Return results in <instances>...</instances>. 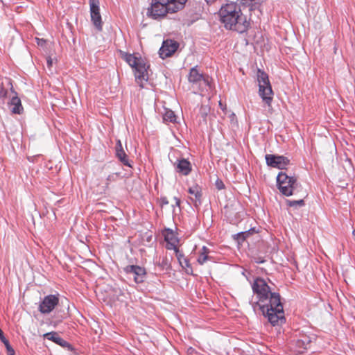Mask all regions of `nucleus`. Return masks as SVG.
Here are the masks:
<instances>
[{
	"mask_svg": "<svg viewBox=\"0 0 355 355\" xmlns=\"http://www.w3.org/2000/svg\"><path fill=\"white\" fill-rule=\"evenodd\" d=\"M268 166L279 169H285L290 164V159L283 155L266 154L265 156Z\"/></svg>",
	"mask_w": 355,
	"mask_h": 355,
	"instance_id": "6e6552de",
	"label": "nucleus"
},
{
	"mask_svg": "<svg viewBox=\"0 0 355 355\" xmlns=\"http://www.w3.org/2000/svg\"><path fill=\"white\" fill-rule=\"evenodd\" d=\"M175 252L180 266L186 270L187 273L192 274L193 270L189 259L178 249L175 250Z\"/></svg>",
	"mask_w": 355,
	"mask_h": 355,
	"instance_id": "6ab92c4d",
	"label": "nucleus"
},
{
	"mask_svg": "<svg viewBox=\"0 0 355 355\" xmlns=\"http://www.w3.org/2000/svg\"><path fill=\"white\" fill-rule=\"evenodd\" d=\"M286 205L289 207H302L304 205V201L302 199L298 200H286Z\"/></svg>",
	"mask_w": 355,
	"mask_h": 355,
	"instance_id": "bb28decb",
	"label": "nucleus"
},
{
	"mask_svg": "<svg viewBox=\"0 0 355 355\" xmlns=\"http://www.w3.org/2000/svg\"><path fill=\"white\" fill-rule=\"evenodd\" d=\"M59 303V298L55 295H49L43 299L39 306V311L42 313H49Z\"/></svg>",
	"mask_w": 355,
	"mask_h": 355,
	"instance_id": "9b49d317",
	"label": "nucleus"
},
{
	"mask_svg": "<svg viewBox=\"0 0 355 355\" xmlns=\"http://www.w3.org/2000/svg\"><path fill=\"white\" fill-rule=\"evenodd\" d=\"M249 234L250 233L248 231L239 232L234 236V239L236 240L238 243H242Z\"/></svg>",
	"mask_w": 355,
	"mask_h": 355,
	"instance_id": "393cba45",
	"label": "nucleus"
},
{
	"mask_svg": "<svg viewBox=\"0 0 355 355\" xmlns=\"http://www.w3.org/2000/svg\"><path fill=\"white\" fill-rule=\"evenodd\" d=\"M174 200L175 201V206L180 207L181 204V200L178 197H174Z\"/></svg>",
	"mask_w": 355,
	"mask_h": 355,
	"instance_id": "2f4dec72",
	"label": "nucleus"
},
{
	"mask_svg": "<svg viewBox=\"0 0 355 355\" xmlns=\"http://www.w3.org/2000/svg\"><path fill=\"white\" fill-rule=\"evenodd\" d=\"M209 249L206 246H203L202 248L197 259V261L200 265H203L208 260H211V257L209 256Z\"/></svg>",
	"mask_w": 355,
	"mask_h": 355,
	"instance_id": "412c9836",
	"label": "nucleus"
},
{
	"mask_svg": "<svg viewBox=\"0 0 355 355\" xmlns=\"http://www.w3.org/2000/svg\"><path fill=\"white\" fill-rule=\"evenodd\" d=\"M176 116L171 110H166L163 114V120L166 122L175 123L176 122Z\"/></svg>",
	"mask_w": 355,
	"mask_h": 355,
	"instance_id": "b1692460",
	"label": "nucleus"
},
{
	"mask_svg": "<svg viewBox=\"0 0 355 355\" xmlns=\"http://www.w3.org/2000/svg\"><path fill=\"white\" fill-rule=\"evenodd\" d=\"M254 0H239L240 3L245 6H250V10L253 11L258 10L261 12V3L258 2H254Z\"/></svg>",
	"mask_w": 355,
	"mask_h": 355,
	"instance_id": "4be33fe9",
	"label": "nucleus"
},
{
	"mask_svg": "<svg viewBox=\"0 0 355 355\" xmlns=\"http://www.w3.org/2000/svg\"><path fill=\"white\" fill-rule=\"evenodd\" d=\"M188 80L193 87L198 89L202 96L209 94L212 90L211 78L207 74L200 73L197 67L190 69Z\"/></svg>",
	"mask_w": 355,
	"mask_h": 355,
	"instance_id": "20e7f679",
	"label": "nucleus"
},
{
	"mask_svg": "<svg viewBox=\"0 0 355 355\" xmlns=\"http://www.w3.org/2000/svg\"><path fill=\"white\" fill-rule=\"evenodd\" d=\"M4 85L9 87L6 84V79L4 80V82L1 83V85L0 86V98H1L3 101H4L8 95V89H6L4 87Z\"/></svg>",
	"mask_w": 355,
	"mask_h": 355,
	"instance_id": "a878e982",
	"label": "nucleus"
},
{
	"mask_svg": "<svg viewBox=\"0 0 355 355\" xmlns=\"http://www.w3.org/2000/svg\"><path fill=\"white\" fill-rule=\"evenodd\" d=\"M313 338V336L311 337L306 334L300 333L295 341L296 351L300 354L304 353L305 350L310 347Z\"/></svg>",
	"mask_w": 355,
	"mask_h": 355,
	"instance_id": "2eb2a0df",
	"label": "nucleus"
},
{
	"mask_svg": "<svg viewBox=\"0 0 355 355\" xmlns=\"http://www.w3.org/2000/svg\"><path fill=\"white\" fill-rule=\"evenodd\" d=\"M90 7L91 20L96 28L101 31L103 28V23L100 14L99 0H89Z\"/></svg>",
	"mask_w": 355,
	"mask_h": 355,
	"instance_id": "1a4fd4ad",
	"label": "nucleus"
},
{
	"mask_svg": "<svg viewBox=\"0 0 355 355\" xmlns=\"http://www.w3.org/2000/svg\"><path fill=\"white\" fill-rule=\"evenodd\" d=\"M295 177L288 176L284 172L279 173L277 177V185L280 192L286 196H292L297 186Z\"/></svg>",
	"mask_w": 355,
	"mask_h": 355,
	"instance_id": "0eeeda50",
	"label": "nucleus"
},
{
	"mask_svg": "<svg viewBox=\"0 0 355 355\" xmlns=\"http://www.w3.org/2000/svg\"><path fill=\"white\" fill-rule=\"evenodd\" d=\"M159 202L161 207H163L164 205H167L168 204V200L167 198L165 196L161 197L159 199Z\"/></svg>",
	"mask_w": 355,
	"mask_h": 355,
	"instance_id": "c756f323",
	"label": "nucleus"
},
{
	"mask_svg": "<svg viewBox=\"0 0 355 355\" xmlns=\"http://www.w3.org/2000/svg\"><path fill=\"white\" fill-rule=\"evenodd\" d=\"M178 173L188 175L191 171V164L186 159H180L174 164Z\"/></svg>",
	"mask_w": 355,
	"mask_h": 355,
	"instance_id": "a211bd4d",
	"label": "nucleus"
},
{
	"mask_svg": "<svg viewBox=\"0 0 355 355\" xmlns=\"http://www.w3.org/2000/svg\"><path fill=\"white\" fill-rule=\"evenodd\" d=\"M208 108L207 107L202 106L200 108V114L202 117H205L207 115Z\"/></svg>",
	"mask_w": 355,
	"mask_h": 355,
	"instance_id": "7c9ffc66",
	"label": "nucleus"
},
{
	"mask_svg": "<svg viewBox=\"0 0 355 355\" xmlns=\"http://www.w3.org/2000/svg\"><path fill=\"white\" fill-rule=\"evenodd\" d=\"M257 80L259 83V94L263 101L268 107H270L273 98V92L269 81L268 76L263 71L258 69Z\"/></svg>",
	"mask_w": 355,
	"mask_h": 355,
	"instance_id": "423d86ee",
	"label": "nucleus"
},
{
	"mask_svg": "<svg viewBox=\"0 0 355 355\" xmlns=\"http://www.w3.org/2000/svg\"><path fill=\"white\" fill-rule=\"evenodd\" d=\"M37 44L39 45H43L45 43V40L43 39H37Z\"/></svg>",
	"mask_w": 355,
	"mask_h": 355,
	"instance_id": "473e14b6",
	"label": "nucleus"
},
{
	"mask_svg": "<svg viewBox=\"0 0 355 355\" xmlns=\"http://www.w3.org/2000/svg\"><path fill=\"white\" fill-rule=\"evenodd\" d=\"M188 193L191 195L189 199L192 201L196 207H198L202 203V189L198 184H194L189 187Z\"/></svg>",
	"mask_w": 355,
	"mask_h": 355,
	"instance_id": "dca6fc26",
	"label": "nucleus"
},
{
	"mask_svg": "<svg viewBox=\"0 0 355 355\" xmlns=\"http://www.w3.org/2000/svg\"><path fill=\"white\" fill-rule=\"evenodd\" d=\"M124 271L127 274L132 275L135 282L137 284L142 283L145 280L146 271L143 267L129 265L124 268Z\"/></svg>",
	"mask_w": 355,
	"mask_h": 355,
	"instance_id": "f8f14e48",
	"label": "nucleus"
},
{
	"mask_svg": "<svg viewBox=\"0 0 355 355\" xmlns=\"http://www.w3.org/2000/svg\"><path fill=\"white\" fill-rule=\"evenodd\" d=\"M216 188H217L218 189L220 190V189H224L225 185H224V184H223V181H222V180H217L216 181Z\"/></svg>",
	"mask_w": 355,
	"mask_h": 355,
	"instance_id": "c85d7f7f",
	"label": "nucleus"
},
{
	"mask_svg": "<svg viewBox=\"0 0 355 355\" xmlns=\"http://www.w3.org/2000/svg\"><path fill=\"white\" fill-rule=\"evenodd\" d=\"M6 81L7 85L10 87L11 92L15 94V96L11 98L10 101L8 103L10 110L13 114H21L24 111L21 99L17 96V92L13 89L11 79L6 78Z\"/></svg>",
	"mask_w": 355,
	"mask_h": 355,
	"instance_id": "9d476101",
	"label": "nucleus"
},
{
	"mask_svg": "<svg viewBox=\"0 0 355 355\" xmlns=\"http://www.w3.org/2000/svg\"><path fill=\"white\" fill-rule=\"evenodd\" d=\"M178 47L179 44L174 40H164L159 51L160 58L164 59L171 56L177 51Z\"/></svg>",
	"mask_w": 355,
	"mask_h": 355,
	"instance_id": "ddd939ff",
	"label": "nucleus"
},
{
	"mask_svg": "<svg viewBox=\"0 0 355 355\" xmlns=\"http://www.w3.org/2000/svg\"><path fill=\"white\" fill-rule=\"evenodd\" d=\"M52 63H53L52 60L51 59V58H49L47 59V65H48V67H51L52 66Z\"/></svg>",
	"mask_w": 355,
	"mask_h": 355,
	"instance_id": "72a5a7b5",
	"label": "nucleus"
},
{
	"mask_svg": "<svg viewBox=\"0 0 355 355\" xmlns=\"http://www.w3.org/2000/svg\"><path fill=\"white\" fill-rule=\"evenodd\" d=\"M117 177H118L117 173H114V174L110 175L107 178V184H108L111 182L116 181Z\"/></svg>",
	"mask_w": 355,
	"mask_h": 355,
	"instance_id": "cd10ccee",
	"label": "nucleus"
},
{
	"mask_svg": "<svg viewBox=\"0 0 355 355\" xmlns=\"http://www.w3.org/2000/svg\"><path fill=\"white\" fill-rule=\"evenodd\" d=\"M205 1L207 3L211 4V3H213L214 2H215L216 0H205Z\"/></svg>",
	"mask_w": 355,
	"mask_h": 355,
	"instance_id": "f704fd0d",
	"label": "nucleus"
},
{
	"mask_svg": "<svg viewBox=\"0 0 355 355\" xmlns=\"http://www.w3.org/2000/svg\"><path fill=\"white\" fill-rule=\"evenodd\" d=\"M116 155L124 165L131 167L128 156L125 153L124 150L123 149L122 144L120 140H118L116 143Z\"/></svg>",
	"mask_w": 355,
	"mask_h": 355,
	"instance_id": "aec40b11",
	"label": "nucleus"
},
{
	"mask_svg": "<svg viewBox=\"0 0 355 355\" xmlns=\"http://www.w3.org/2000/svg\"><path fill=\"white\" fill-rule=\"evenodd\" d=\"M188 0H152L146 15L153 19L164 17L168 13H175L182 10Z\"/></svg>",
	"mask_w": 355,
	"mask_h": 355,
	"instance_id": "7ed1b4c3",
	"label": "nucleus"
},
{
	"mask_svg": "<svg viewBox=\"0 0 355 355\" xmlns=\"http://www.w3.org/2000/svg\"><path fill=\"white\" fill-rule=\"evenodd\" d=\"M44 338L51 340L61 347L68 349L71 348V345L63 338H62L57 332L52 331L44 334Z\"/></svg>",
	"mask_w": 355,
	"mask_h": 355,
	"instance_id": "f3484780",
	"label": "nucleus"
},
{
	"mask_svg": "<svg viewBox=\"0 0 355 355\" xmlns=\"http://www.w3.org/2000/svg\"><path fill=\"white\" fill-rule=\"evenodd\" d=\"M123 58L133 69H135V76L137 83L140 87H144V82L148 80L147 67L141 58L135 56L132 54L124 53Z\"/></svg>",
	"mask_w": 355,
	"mask_h": 355,
	"instance_id": "39448f33",
	"label": "nucleus"
},
{
	"mask_svg": "<svg viewBox=\"0 0 355 355\" xmlns=\"http://www.w3.org/2000/svg\"><path fill=\"white\" fill-rule=\"evenodd\" d=\"M353 235L355 236V230H353V232H352Z\"/></svg>",
	"mask_w": 355,
	"mask_h": 355,
	"instance_id": "c9c22d12",
	"label": "nucleus"
},
{
	"mask_svg": "<svg viewBox=\"0 0 355 355\" xmlns=\"http://www.w3.org/2000/svg\"><path fill=\"white\" fill-rule=\"evenodd\" d=\"M220 21L227 30L240 33L246 32L250 26L241 9V6L235 2H230L221 6L218 12Z\"/></svg>",
	"mask_w": 355,
	"mask_h": 355,
	"instance_id": "f03ea898",
	"label": "nucleus"
},
{
	"mask_svg": "<svg viewBox=\"0 0 355 355\" xmlns=\"http://www.w3.org/2000/svg\"><path fill=\"white\" fill-rule=\"evenodd\" d=\"M254 296L250 301L253 310H260L262 314L273 326L285 322L283 305L278 293L272 292L270 286L263 278H257L252 284Z\"/></svg>",
	"mask_w": 355,
	"mask_h": 355,
	"instance_id": "f257e3e1",
	"label": "nucleus"
},
{
	"mask_svg": "<svg viewBox=\"0 0 355 355\" xmlns=\"http://www.w3.org/2000/svg\"><path fill=\"white\" fill-rule=\"evenodd\" d=\"M162 234L166 242V248L168 250H178L179 239L176 232L171 229L166 228L163 231Z\"/></svg>",
	"mask_w": 355,
	"mask_h": 355,
	"instance_id": "4468645a",
	"label": "nucleus"
},
{
	"mask_svg": "<svg viewBox=\"0 0 355 355\" xmlns=\"http://www.w3.org/2000/svg\"><path fill=\"white\" fill-rule=\"evenodd\" d=\"M0 340L5 345L8 355H15V350L13 348L10 346L9 341L6 338V337L3 335V331L0 329Z\"/></svg>",
	"mask_w": 355,
	"mask_h": 355,
	"instance_id": "5701e85b",
	"label": "nucleus"
}]
</instances>
